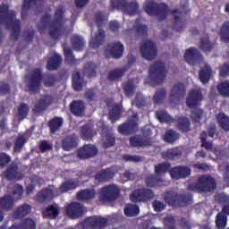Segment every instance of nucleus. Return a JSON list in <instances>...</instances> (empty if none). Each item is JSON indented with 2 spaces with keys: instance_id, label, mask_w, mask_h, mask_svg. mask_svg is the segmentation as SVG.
Here are the masks:
<instances>
[{
  "instance_id": "603ef678",
  "label": "nucleus",
  "mask_w": 229,
  "mask_h": 229,
  "mask_svg": "<svg viewBox=\"0 0 229 229\" xmlns=\"http://www.w3.org/2000/svg\"><path fill=\"white\" fill-rule=\"evenodd\" d=\"M30 113V106L28 104H20L17 108V117L19 120L26 119Z\"/></svg>"
},
{
  "instance_id": "393cba45",
  "label": "nucleus",
  "mask_w": 229,
  "mask_h": 229,
  "mask_svg": "<svg viewBox=\"0 0 229 229\" xmlns=\"http://www.w3.org/2000/svg\"><path fill=\"white\" fill-rule=\"evenodd\" d=\"M201 54L194 47L185 50L184 60L189 64V65H195L197 60H199Z\"/></svg>"
},
{
  "instance_id": "6e6d98bb",
  "label": "nucleus",
  "mask_w": 229,
  "mask_h": 229,
  "mask_svg": "<svg viewBox=\"0 0 229 229\" xmlns=\"http://www.w3.org/2000/svg\"><path fill=\"white\" fill-rule=\"evenodd\" d=\"M45 215L51 219H55L60 215V208L54 205L47 206L45 209Z\"/></svg>"
},
{
  "instance_id": "f3484780",
  "label": "nucleus",
  "mask_w": 229,
  "mask_h": 229,
  "mask_svg": "<svg viewBox=\"0 0 229 229\" xmlns=\"http://www.w3.org/2000/svg\"><path fill=\"white\" fill-rule=\"evenodd\" d=\"M66 215L71 219H78L83 216V207L79 202H72L66 208Z\"/></svg>"
},
{
  "instance_id": "e433bc0d",
  "label": "nucleus",
  "mask_w": 229,
  "mask_h": 229,
  "mask_svg": "<svg viewBox=\"0 0 229 229\" xmlns=\"http://www.w3.org/2000/svg\"><path fill=\"white\" fill-rule=\"evenodd\" d=\"M72 88L74 91H81L84 87V79L81 78V74L79 72H75L72 76Z\"/></svg>"
},
{
  "instance_id": "423d86ee",
  "label": "nucleus",
  "mask_w": 229,
  "mask_h": 229,
  "mask_svg": "<svg viewBox=\"0 0 229 229\" xmlns=\"http://www.w3.org/2000/svg\"><path fill=\"white\" fill-rule=\"evenodd\" d=\"M165 201L171 207H185L192 201L193 196L191 194H177L174 191H167Z\"/></svg>"
},
{
  "instance_id": "774afa93",
  "label": "nucleus",
  "mask_w": 229,
  "mask_h": 229,
  "mask_svg": "<svg viewBox=\"0 0 229 229\" xmlns=\"http://www.w3.org/2000/svg\"><path fill=\"white\" fill-rule=\"evenodd\" d=\"M23 187L20 183H16L12 191V196H14L15 200H20L22 198Z\"/></svg>"
},
{
  "instance_id": "4d7b16f0",
  "label": "nucleus",
  "mask_w": 229,
  "mask_h": 229,
  "mask_svg": "<svg viewBox=\"0 0 229 229\" xmlns=\"http://www.w3.org/2000/svg\"><path fill=\"white\" fill-rule=\"evenodd\" d=\"M220 39L225 43H229V21H226L220 28Z\"/></svg>"
},
{
  "instance_id": "4c0bfd02",
  "label": "nucleus",
  "mask_w": 229,
  "mask_h": 229,
  "mask_svg": "<svg viewBox=\"0 0 229 229\" xmlns=\"http://www.w3.org/2000/svg\"><path fill=\"white\" fill-rule=\"evenodd\" d=\"M126 73V68H115L108 72L107 79L109 81H118Z\"/></svg>"
},
{
  "instance_id": "6ab92c4d",
  "label": "nucleus",
  "mask_w": 229,
  "mask_h": 229,
  "mask_svg": "<svg viewBox=\"0 0 229 229\" xmlns=\"http://www.w3.org/2000/svg\"><path fill=\"white\" fill-rule=\"evenodd\" d=\"M70 111L74 116L82 117L86 112V105L83 100H73L70 104Z\"/></svg>"
},
{
  "instance_id": "dca6fc26",
  "label": "nucleus",
  "mask_w": 229,
  "mask_h": 229,
  "mask_svg": "<svg viewBox=\"0 0 229 229\" xmlns=\"http://www.w3.org/2000/svg\"><path fill=\"white\" fill-rule=\"evenodd\" d=\"M86 221L89 229H105L108 225V219L98 216H88Z\"/></svg>"
},
{
  "instance_id": "bf43d9fd",
  "label": "nucleus",
  "mask_w": 229,
  "mask_h": 229,
  "mask_svg": "<svg viewBox=\"0 0 229 229\" xmlns=\"http://www.w3.org/2000/svg\"><path fill=\"white\" fill-rule=\"evenodd\" d=\"M227 216L224 215L223 213H219L216 215V225L218 229H224L227 226Z\"/></svg>"
},
{
  "instance_id": "c03bdc74",
  "label": "nucleus",
  "mask_w": 229,
  "mask_h": 229,
  "mask_svg": "<svg viewBox=\"0 0 229 229\" xmlns=\"http://www.w3.org/2000/svg\"><path fill=\"white\" fill-rule=\"evenodd\" d=\"M156 117L158 122L162 123H173L175 119L173 116L169 115L166 110H157L156 112Z\"/></svg>"
},
{
  "instance_id": "412c9836",
  "label": "nucleus",
  "mask_w": 229,
  "mask_h": 229,
  "mask_svg": "<svg viewBox=\"0 0 229 229\" xmlns=\"http://www.w3.org/2000/svg\"><path fill=\"white\" fill-rule=\"evenodd\" d=\"M173 123H175L178 131H182V133L191 131V122L186 116H176Z\"/></svg>"
},
{
  "instance_id": "680f3d73",
  "label": "nucleus",
  "mask_w": 229,
  "mask_h": 229,
  "mask_svg": "<svg viewBox=\"0 0 229 229\" xmlns=\"http://www.w3.org/2000/svg\"><path fill=\"white\" fill-rule=\"evenodd\" d=\"M27 143V139L23 135H19L15 140L14 148L15 153H21L23 146Z\"/></svg>"
},
{
  "instance_id": "f03ea898",
  "label": "nucleus",
  "mask_w": 229,
  "mask_h": 229,
  "mask_svg": "<svg viewBox=\"0 0 229 229\" xmlns=\"http://www.w3.org/2000/svg\"><path fill=\"white\" fill-rule=\"evenodd\" d=\"M42 81L46 88H52L56 83L57 77L53 73H47L43 77L40 68L33 69L27 81V89H29V92L31 94L39 93Z\"/></svg>"
},
{
  "instance_id": "9d476101",
  "label": "nucleus",
  "mask_w": 229,
  "mask_h": 229,
  "mask_svg": "<svg viewBox=\"0 0 229 229\" xmlns=\"http://www.w3.org/2000/svg\"><path fill=\"white\" fill-rule=\"evenodd\" d=\"M140 53L145 60L152 61L157 56L158 51L152 41L147 40L140 45Z\"/></svg>"
},
{
  "instance_id": "49530a36",
  "label": "nucleus",
  "mask_w": 229,
  "mask_h": 229,
  "mask_svg": "<svg viewBox=\"0 0 229 229\" xmlns=\"http://www.w3.org/2000/svg\"><path fill=\"white\" fill-rule=\"evenodd\" d=\"M212 70L208 64H205L204 68L200 69L199 72V78L200 82L208 83L211 77Z\"/></svg>"
},
{
  "instance_id": "8fccbe9b",
  "label": "nucleus",
  "mask_w": 229,
  "mask_h": 229,
  "mask_svg": "<svg viewBox=\"0 0 229 229\" xmlns=\"http://www.w3.org/2000/svg\"><path fill=\"white\" fill-rule=\"evenodd\" d=\"M205 116L204 110L201 108H193L191 113V119L193 123H199L203 117Z\"/></svg>"
},
{
  "instance_id": "69168bd1",
  "label": "nucleus",
  "mask_w": 229,
  "mask_h": 229,
  "mask_svg": "<svg viewBox=\"0 0 229 229\" xmlns=\"http://www.w3.org/2000/svg\"><path fill=\"white\" fill-rule=\"evenodd\" d=\"M11 162H12V157H10L6 152H0V168L1 169H4L8 167Z\"/></svg>"
},
{
  "instance_id": "c9c22d12",
  "label": "nucleus",
  "mask_w": 229,
  "mask_h": 229,
  "mask_svg": "<svg viewBox=\"0 0 229 229\" xmlns=\"http://www.w3.org/2000/svg\"><path fill=\"white\" fill-rule=\"evenodd\" d=\"M171 170L172 165L168 162L155 165V174L157 177H162L165 174L170 173Z\"/></svg>"
},
{
  "instance_id": "1a4fd4ad",
  "label": "nucleus",
  "mask_w": 229,
  "mask_h": 229,
  "mask_svg": "<svg viewBox=\"0 0 229 229\" xmlns=\"http://www.w3.org/2000/svg\"><path fill=\"white\" fill-rule=\"evenodd\" d=\"M155 197L153 190L148 188L136 189L130 194V200L133 203L148 202Z\"/></svg>"
},
{
  "instance_id": "2f4dec72",
  "label": "nucleus",
  "mask_w": 229,
  "mask_h": 229,
  "mask_svg": "<svg viewBox=\"0 0 229 229\" xmlns=\"http://www.w3.org/2000/svg\"><path fill=\"white\" fill-rule=\"evenodd\" d=\"M63 125L64 119L60 116H54L49 122H47V126L49 127L51 134H55L56 131H60Z\"/></svg>"
},
{
  "instance_id": "a878e982",
  "label": "nucleus",
  "mask_w": 229,
  "mask_h": 229,
  "mask_svg": "<svg viewBox=\"0 0 229 229\" xmlns=\"http://www.w3.org/2000/svg\"><path fill=\"white\" fill-rule=\"evenodd\" d=\"M109 54L114 59H120L123 55L124 47L121 42H114L108 45Z\"/></svg>"
},
{
  "instance_id": "c756f323",
  "label": "nucleus",
  "mask_w": 229,
  "mask_h": 229,
  "mask_svg": "<svg viewBox=\"0 0 229 229\" xmlns=\"http://www.w3.org/2000/svg\"><path fill=\"white\" fill-rule=\"evenodd\" d=\"M17 200L12 195H4L0 198V208L2 210H13Z\"/></svg>"
},
{
  "instance_id": "864d4df0",
  "label": "nucleus",
  "mask_w": 229,
  "mask_h": 229,
  "mask_svg": "<svg viewBox=\"0 0 229 229\" xmlns=\"http://www.w3.org/2000/svg\"><path fill=\"white\" fill-rule=\"evenodd\" d=\"M123 11L128 13L130 16L136 15L139 12V4L137 2H130L125 4Z\"/></svg>"
},
{
  "instance_id": "aec40b11",
  "label": "nucleus",
  "mask_w": 229,
  "mask_h": 229,
  "mask_svg": "<svg viewBox=\"0 0 229 229\" xmlns=\"http://www.w3.org/2000/svg\"><path fill=\"white\" fill-rule=\"evenodd\" d=\"M78 146V136L76 134L67 135L61 140V148L64 151H71L76 148Z\"/></svg>"
},
{
  "instance_id": "c85d7f7f",
  "label": "nucleus",
  "mask_w": 229,
  "mask_h": 229,
  "mask_svg": "<svg viewBox=\"0 0 229 229\" xmlns=\"http://www.w3.org/2000/svg\"><path fill=\"white\" fill-rule=\"evenodd\" d=\"M165 180L162 179L161 176H155L154 174L145 177V184L148 188H157L165 186Z\"/></svg>"
},
{
  "instance_id": "7ed1b4c3",
  "label": "nucleus",
  "mask_w": 229,
  "mask_h": 229,
  "mask_svg": "<svg viewBox=\"0 0 229 229\" xmlns=\"http://www.w3.org/2000/svg\"><path fill=\"white\" fill-rule=\"evenodd\" d=\"M0 24H5L7 30L12 28L11 38L13 40L19 39L21 31V21L16 20L15 11H9V6L4 4L0 6Z\"/></svg>"
},
{
  "instance_id": "37998d69",
  "label": "nucleus",
  "mask_w": 229,
  "mask_h": 229,
  "mask_svg": "<svg viewBox=\"0 0 229 229\" xmlns=\"http://www.w3.org/2000/svg\"><path fill=\"white\" fill-rule=\"evenodd\" d=\"M180 140V133L174 129L167 130L164 134V141L167 144H174L175 141Z\"/></svg>"
},
{
  "instance_id": "2eb2a0df",
  "label": "nucleus",
  "mask_w": 229,
  "mask_h": 229,
  "mask_svg": "<svg viewBox=\"0 0 229 229\" xmlns=\"http://www.w3.org/2000/svg\"><path fill=\"white\" fill-rule=\"evenodd\" d=\"M98 153V149L96 146L88 144L78 149L77 156L80 159L85 160L96 157Z\"/></svg>"
},
{
  "instance_id": "0e129e2a",
  "label": "nucleus",
  "mask_w": 229,
  "mask_h": 229,
  "mask_svg": "<svg viewBox=\"0 0 229 229\" xmlns=\"http://www.w3.org/2000/svg\"><path fill=\"white\" fill-rule=\"evenodd\" d=\"M64 60L70 65H76L77 60L71 48H64Z\"/></svg>"
},
{
  "instance_id": "20e7f679",
  "label": "nucleus",
  "mask_w": 229,
  "mask_h": 229,
  "mask_svg": "<svg viewBox=\"0 0 229 229\" xmlns=\"http://www.w3.org/2000/svg\"><path fill=\"white\" fill-rule=\"evenodd\" d=\"M144 12L150 17H157L158 21H164L168 17L169 7L165 3L148 0L143 6Z\"/></svg>"
},
{
  "instance_id": "ddd939ff",
  "label": "nucleus",
  "mask_w": 229,
  "mask_h": 229,
  "mask_svg": "<svg viewBox=\"0 0 229 229\" xmlns=\"http://www.w3.org/2000/svg\"><path fill=\"white\" fill-rule=\"evenodd\" d=\"M191 170L187 165H176L170 170L172 180L186 179L190 176Z\"/></svg>"
},
{
  "instance_id": "ea45409f",
  "label": "nucleus",
  "mask_w": 229,
  "mask_h": 229,
  "mask_svg": "<svg viewBox=\"0 0 229 229\" xmlns=\"http://www.w3.org/2000/svg\"><path fill=\"white\" fill-rule=\"evenodd\" d=\"M216 122L224 131H229V116H227L224 112H219V114H217Z\"/></svg>"
},
{
  "instance_id": "de8ad7c7",
  "label": "nucleus",
  "mask_w": 229,
  "mask_h": 229,
  "mask_svg": "<svg viewBox=\"0 0 229 229\" xmlns=\"http://www.w3.org/2000/svg\"><path fill=\"white\" fill-rule=\"evenodd\" d=\"M97 69L98 65L93 62L89 61L84 66V74L87 75L88 78H96Z\"/></svg>"
},
{
  "instance_id": "5fc2aeb1",
  "label": "nucleus",
  "mask_w": 229,
  "mask_h": 229,
  "mask_svg": "<svg viewBox=\"0 0 229 229\" xmlns=\"http://www.w3.org/2000/svg\"><path fill=\"white\" fill-rule=\"evenodd\" d=\"M181 152L177 148L167 149L165 152H162V157L166 160H174L176 157H180Z\"/></svg>"
},
{
  "instance_id": "4be33fe9",
  "label": "nucleus",
  "mask_w": 229,
  "mask_h": 229,
  "mask_svg": "<svg viewBox=\"0 0 229 229\" xmlns=\"http://www.w3.org/2000/svg\"><path fill=\"white\" fill-rule=\"evenodd\" d=\"M186 94V87L182 83H176L174 88H172L170 94V100L172 102L179 101Z\"/></svg>"
},
{
  "instance_id": "052dcab7",
  "label": "nucleus",
  "mask_w": 229,
  "mask_h": 229,
  "mask_svg": "<svg viewBox=\"0 0 229 229\" xmlns=\"http://www.w3.org/2000/svg\"><path fill=\"white\" fill-rule=\"evenodd\" d=\"M18 229H36V222L33 218H24L21 224L17 225Z\"/></svg>"
},
{
  "instance_id": "0eeeda50",
  "label": "nucleus",
  "mask_w": 229,
  "mask_h": 229,
  "mask_svg": "<svg viewBox=\"0 0 229 229\" xmlns=\"http://www.w3.org/2000/svg\"><path fill=\"white\" fill-rule=\"evenodd\" d=\"M120 197V188L115 184L106 185L99 191V200L103 203H112Z\"/></svg>"
},
{
  "instance_id": "79ce46f5",
  "label": "nucleus",
  "mask_w": 229,
  "mask_h": 229,
  "mask_svg": "<svg viewBox=\"0 0 229 229\" xmlns=\"http://www.w3.org/2000/svg\"><path fill=\"white\" fill-rule=\"evenodd\" d=\"M71 43H72V48L78 52L83 51V49L85 47L84 38L78 35H73L71 38Z\"/></svg>"
},
{
  "instance_id": "a19ab883",
  "label": "nucleus",
  "mask_w": 229,
  "mask_h": 229,
  "mask_svg": "<svg viewBox=\"0 0 229 229\" xmlns=\"http://www.w3.org/2000/svg\"><path fill=\"white\" fill-rule=\"evenodd\" d=\"M96 194L97 191L94 189H83L77 193V198L80 200H91Z\"/></svg>"
},
{
  "instance_id": "f8f14e48",
  "label": "nucleus",
  "mask_w": 229,
  "mask_h": 229,
  "mask_svg": "<svg viewBox=\"0 0 229 229\" xmlns=\"http://www.w3.org/2000/svg\"><path fill=\"white\" fill-rule=\"evenodd\" d=\"M203 100V95L201 91L192 89L190 91L188 98H186V106L190 109L199 108Z\"/></svg>"
},
{
  "instance_id": "cd10ccee",
  "label": "nucleus",
  "mask_w": 229,
  "mask_h": 229,
  "mask_svg": "<svg viewBox=\"0 0 229 229\" xmlns=\"http://www.w3.org/2000/svg\"><path fill=\"white\" fill-rule=\"evenodd\" d=\"M63 62L62 55L58 54H54L47 62V71H56L60 68Z\"/></svg>"
},
{
  "instance_id": "6e6552de",
  "label": "nucleus",
  "mask_w": 229,
  "mask_h": 229,
  "mask_svg": "<svg viewBox=\"0 0 229 229\" xmlns=\"http://www.w3.org/2000/svg\"><path fill=\"white\" fill-rule=\"evenodd\" d=\"M149 75L152 78V81L157 84H162L166 78V70L163 62L156 61L154 64L150 66Z\"/></svg>"
},
{
  "instance_id": "f257e3e1",
  "label": "nucleus",
  "mask_w": 229,
  "mask_h": 229,
  "mask_svg": "<svg viewBox=\"0 0 229 229\" xmlns=\"http://www.w3.org/2000/svg\"><path fill=\"white\" fill-rule=\"evenodd\" d=\"M41 25L38 27L40 34L49 27V35L52 39L57 40L61 37L64 26V11L63 6L57 7L54 13V19L51 21V15L45 13L40 19Z\"/></svg>"
},
{
  "instance_id": "72a5a7b5",
  "label": "nucleus",
  "mask_w": 229,
  "mask_h": 229,
  "mask_svg": "<svg viewBox=\"0 0 229 229\" xmlns=\"http://www.w3.org/2000/svg\"><path fill=\"white\" fill-rule=\"evenodd\" d=\"M4 175L6 180H15L19 177V165L15 163H12L11 165L4 170Z\"/></svg>"
},
{
  "instance_id": "a18cd8bd",
  "label": "nucleus",
  "mask_w": 229,
  "mask_h": 229,
  "mask_svg": "<svg viewBox=\"0 0 229 229\" xmlns=\"http://www.w3.org/2000/svg\"><path fill=\"white\" fill-rule=\"evenodd\" d=\"M96 134L93 131V129L89 124H84L81 128V138L84 140H92L93 137Z\"/></svg>"
},
{
  "instance_id": "3c124183",
  "label": "nucleus",
  "mask_w": 229,
  "mask_h": 229,
  "mask_svg": "<svg viewBox=\"0 0 229 229\" xmlns=\"http://www.w3.org/2000/svg\"><path fill=\"white\" fill-rule=\"evenodd\" d=\"M105 30H99L98 32L95 35V37L92 38V47L95 48L99 47L100 46H102L104 40H105Z\"/></svg>"
},
{
  "instance_id": "9b49d317",
  "label": "nucleus",
  "mask_w": 229,
  "mask_h": 229,
  "mask_svg": "<svg viewBox=\"0 0 229 229\" xmlns=\"http://www.w3.org/2000/svg\"><path fill=\"white\" fill-rule=\"evenodd\" d=\"M130 145L132 148H145L148 147L152 146V139L151 136L149 135H135L130 138L129 140Z\"/></svg>"
},
{
  "instance_id": "4468645a",
  "label": "nucleus",
  "mask_w": 229,
  "mask_h": 229,
  "mask_svg": "<svg viewBox=\"0 0 229 229\" xmlns=\"http://www.w3.org/2000/svg\"><path fill=\"white\" fill-rule=\"evenodd\" d=\"M55 187L54 185L41 189L36 195V200L38 203H45L53 200L55 198Z\"/></svg>"
},
{
  "instance_id": "b1692460",
  "label": "nucleus",
  "mask_w": 229,
  "mask_h": 229,
  "mask_svg": "<svg viewBox=\"0 0 229 229\" xmlns=\"http://www.w3.org/2000/svg\"><path fill=\"white\" fill-rule=\"evenodd\" d=\"M31 4L36 5L37 9H39L44 4V0H23L21 18L24 19L28 16V13L30 10Z\"/></svg>"
},
{
  "instance_id": "13d9d810",
  "label": "nucleus",
  "mask_w": 229,
  "mask_h": 229,
  "mask_svg": "<svg viewBox=\"0 0 229 229\" xmlns=\"http://www.w3.org/2000/svg\"><path fill=\"white\" fill-rule=\"evenodd\" d=\"M167 95V91L165 88L157 89L154 96V103L159 105L164 102Z\"/></svg>"
},
{
  "instance_id": "e2e57ef3",
  "label": "nucleus",
  "mask_w": 229,
  "mask_h": 229,
  "mask_svg": "<svg viewBox=\"0 0 229 229\" xmlns=\"http://www.w3.org/2000/svg\"><path fill=\"white\" fill-rule=\"evenodd\" d=\"M217 91L220 94V96L228 98L229 97V81H225L218 84Z\"/></svg>"
},
{
  "instance_id": "09e8293b",
  "label": "nucleus",
  "mask_w": 229,
  "mask_h": 229,
  "mask_svg": "<svg viewBox=\"0 0 229 229\" xmlns=\"http://www.w3.org/2000/svg\"><path fill=\"white\" fill-rule=\"evenodd\" d=\"M123 214L129 217L137 216L140 214V207L138 205L128 204L123 208Z\"/></svg>"
},
{
  "instance_id": "7c9ffc66",
  "label": "nucleus",
  "mask_w": 229,
  "mask_h": 229,
  "mask_svg": "<svg viewBox=\"0 0 229 229\" xmlns=\"http://www.w3.org/2000/svg\"><path fill=\"white\" fill-rule=\"evenodd\" d=\"M216 47V43H211L209 40V36L205 34L199 40V50L203 51L204 53H210Z\"/></svg>"
},
{
  "instance_id": "39448f33",
  "label": "nucleus",
  "mask_w": 229,
  "mask_h": 229,
  "mask_svg": "<svg viewBox=\"0 0 229 229\" xmlns=\"http://www.w3.org/2000/svg\"><path fill=\"white\" fill-rule=\"evenodd\" d=\"M216 189V182L213 176L201 175L199 176L196 183H191L188 190L191 192H214Z\"/></svg>"
},
{
  "instance_id": "473e14b6",
  "label": "nucleus",
  "mask_w": 229,
  "mask_h": 229,
  "mask_svg": "<svg viewBox=\"0 0 229 229\" xmlns=\"http://www.w3.org/2000/svg\"><path fill=\"white\" fill-rule=\"evenodd\" d=\"M123 114V105L114 104L112 108L108 112V119L112 121V123H115Z\"/></svg>"
},
{
  "instance_id": "338daca9",
  "label": "nucleus",
  "mask_w": 229,
  "mask_h": 229,
  "mask_svg": "<svg viewBox=\"0 0 229 229\" xmlns=\"http://www.w3.org/2000/svg\"><path fill=\"white\" fill-rule=\"evenodd\" d=\"M106 20V13L103 11L95 13V23L97 27L101 28Z\"/></svg>"
},
{
  "instance_id": "a211bd4d",
  "label": "nucleus",
  "mask_w": 229,
  "mask_h": 229,
  "mask_svg": "<svg viewBox=\"0 0 229 229\" xmlns=\"http://www.w3.org/2000/svg\"><path fill=\"white\" fill-rule=\"evenodd\" d=\"M54 98L49 96L47 95L42 98H39L36 104H34V107H33V113L34 114H41L43 113L45 110H47L48 108V106L53 104Z\"/></svg>"
},
{
  "instance_id": "bb28decb",
  "label": "nucleus",
  "mask_w": 229,
  "mask_h": 229,
  "mask_svg": "<svg viewBox=\"0 0 229 229\" xmlns=\"http://www.w3.org/2000/svg\"><path fill=\"white\" fill-rule=\"evenodd\" d=\"M114 176V174L113 170L110 168L100 170L98 173H97L94 176L95 181L100 182H106L109 180H112Z\"/></svg>"
},
{
  "instance_id": "58836bf2",
  "label": "nucleus",
  "mask_w": 229,
  "mask_h": 229,
  "mask_svg": "<svg viewBox=\"0 0 229 229\" xmlns=\"http://www.w3.org/2000/svg\"><path fill=\"white\" fill-rule=\"evenodd\" d=\"M80 186L79 180L75 181H67L60 184L59 191L61 193L68 192L70 191H74Z\"/></svg>"
},
{
  "instance_id": "f704fd0d",
  "label": "nucleus",
  "mask_w": 229,
  "mask_h": 229,
  "mask_svg": "<svg viewBox=\"0 0 229 229\" xmlns=\"http://www.w3.org/2000/svg\"><path fill=\"white\" fill-rule=\"evenodd\" d=\"M31 211V206L29 204H23L21 206H19L17 209L13 213V217L15 219H21L24 216L30 215Z\"/></svg>"
},
{
  "instance_id": "5701e85b",
  "label": "nucleus",
  "mask_w": 229,
  "mask_h": 229,
  "mask_svg": "<svg viewBox=\"0 0 229 229\" xmlns=\"http://www.w3.org/2000/svg\"><path fill=\"white\" fill-rule=\"evenodd\" d=\"M137 128H138L137 122L129 121V122L123 123L121 125H119L118 131L122 135L130 136L132 133H134L135 131H137Z\"/></svg>"
}]
</instances>
